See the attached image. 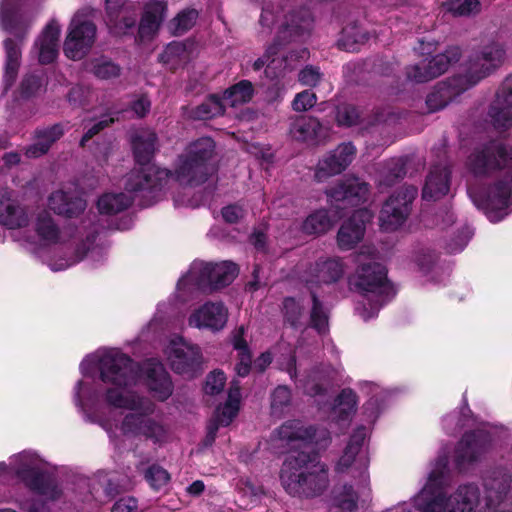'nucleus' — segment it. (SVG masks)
<instances>
[{
    "instance_id": "obj_35",
    "label": "nucleus",
    "mask_w": 512,
    "mask_h": 512,
    "mask_svg": "<svg viewBox=\"0 0 512 512\" xmlns=\"http://www.w3.org/2000/svg\"><path fill=\"white\" fill-rule=\"evenodd\" d=\"M156 134L150 130L138 131L132 137V147L136 162L140 165H147L155 152Z\"/></svg>"
},
{
    "instance_id": "obj_44",
    "label": "nucleus",
    "mask_w": 512,
    "mask_h": 512,
    "mask_svg": "<svg viewBox=\"0 0 512 512\" xmlns=\"http://www.w3.org/2000/svg\"><path fill=\"white\" fill-rule=\"evenodd\" d=\"M188 59L186 47L181 42H172L160 54L159 60L170 69H176Z\"/></svg>"
},
{
    "instance_id": "obj_62",
    "label": "nucleus",
    "mask_w": 512,
    "mask_h": 512,
    "mask_svg": "<svg viewBox=\"0 0 512 512\" xmlns=\"http://www.w3.org/2000/svg\"><path fill=\"white\" fill-rule=\"evenodd\" d=\"M472 235V229L468 226L464 227L457 235V239L447 244V251L449 253H457L462 251L464 247L467 245L468 241L471 239Z\"/></svg>"
},
{
    "instance_id": "obj_48",
    "label": "nucleus",
    "mask_w": 512,
    "mask_h": 512,
    "mask_svg": "<svg viewBox=\"0 0 512 512\" xmlns=\"http://www.w3.org/2000/svg\"><path fill=\"white\" fill-rule=\"evenodd\" d=\"M198 18V12L195 9H185L181 11L169 24L170 30L174 34L181 35L191 29Z\"/></svg>"
},
{
    "instance_id": "obj_58",
    "label": "nucleus",
    "mask_w": 512,
    "mask_h": 512,
    "mask_svg": "<svg viewBox=\"0 0 512 512\" xmlns=\"http://www.w3.org/2000/svg\"><path fill=\"white\" fill-rule=\"evenodd\" d=\"M226 377L221 371L211 372L206 379L205 392L206 394L214 395L222 391Z\"/></svg>"
},
{
    "instance_id": "obj_2",
    "label": "nucleus",
    "mask_w": 512,
    "mask_h": 512,
    "mask_svg": "<svg viewBox=\"0 0 512 512\" xmlns=\"http://www.w3.org/2000/svg\"><path fill=\"white\" fill-rule=\"evenodd\" d=\"M274 23L278 24L274 42L267 48L264 56L254 62V70H260L267 65L269 69L291 71L299 62L308 58L309 52L305 48L292 49L287 54H283L282 59L274 56L289 44L299 42L305 37L311 25L309 12L304 9L295 11L286 7L275 11L273 6L267 5L262 10L260 24L262 27L270 28Z\"/></svg>"
},
{
    "instance_id": "obj_8",
    "label": "nucleus",
    "mask_w": 512,
    "mask_h": 512,
    "mask_svg": "<svg viewBox=\"0 0 512 512\" xmlns=\"http://www.w3.org/2000/svg\"><path fill=\"white\" fill-rule=\"evenodd\" d=\"M215 149L210 137H203L191 143L185 153L179 156L174 172L175 180L190 186L198 185L206 179L208 172L207 161Z\"/></svg>"
},
{
    "instance_id": "obj_3",
    "label": "nucleus",
    "mask_w": 512,
    "mask_h": 512,
    "mask_svg": "<svg viewBox=\"0 0 512 512\" xmlns=\"http://www.w3.org/2000/svg\"><path fill=\"white\" fill-rule=\"evenodd\" d=\"M447 466V454H440L421 491L420 499L423 500V504L419 512H476L482 501L481 491L477 485H460L452 494L441 490L448 472Z\"/></svg>"
},
{
    "instance_id": "obj_25",
    "label": "nucleus",
    "mask_w": 512,
    "mask_h": 512,
    "mask_svg": "<svg viewBox=\"0 0 512 512\" xmlns=\"http://www.w3.org/2000/svg\"><path fill=\"white\" fill-rule=\"evenodd\" d=\"M512 194H469L477 209L481 210L491 222H498L510 213Z\"/></svg>"
},
{
    "instance_id": "obj_1",
    "label": "nucleus",
    "mask_w": 512,
    "mask_h": 512,
    "mask_svg": "<svg viewBox=\"0 0 512 512\" xmlns=\"http://www.w3.org/2000/svg\"><path fill=\"white\" fill-rule=\"evenodd\" d=\"M84 375L98 369L101 380L111 385L106 391V402L116 408L134 411L127 414L120 426L125 435H141L155 443L167 438L168 429L160 421L149 415L154 412V404L127 387L136 383L137 369L135 363L116 349L99 351L87 356L80 365Z\"/></svg>"
},
{
    "instance_id": "obj_10",
    "label": "nucleus",
    "mask_w": 512,
    "mask_h": 512,
    "mask_svg": "<svg viewBox=\"0 0 512 512\" xmlns=\"http://www.w3.org/2000/svg\"><path fill=\"white\" fill-rule=\"evenodd\" d=\"M361 194H331L329 210L320 209L310 214L302 225V230L308 235H322L333 225L346 216L351 207L358 205Z\"/></svg>"
},
{
    "instance_id": "obj_4",
    "label": "nucleus",
    "mask_w": 512,
    "mask_h": 512,
    "mask_svg": "<svg viewBox=\"0 0 512 512\" xmlns=\"http://www.w3.org/2000/svg\"><path fill=\"white\" fill-rule=\"evenodd\" d=\"M505 51L498 43L484 46L468 61L463 74L451 79L427 96L426 104L430 112L444 108L454 96L476 85L503 62Z\"/></svg>"
},
{
    "instance_id": "obj_56",
    "label": "nucleus",
    "mask_w": 512,
    "mask_h": 512,
    "mask_svg": "<svg viewBox=\"0 0 512 512\" xmlns=\"http://www.w3.org/2000/svg\"><path fill=\"white\" fill-rule=\"evenodd\" d=\"M438 256L437 254L431 250L430 248H419L415 252L414 260L420 270L424 272H428L432 266L435 264Z\"/></svg>"
},
{
    "instance_id": "obj_15",
    "label": "nucleus",
    "mask_w": 512,
    "mask_h": 512,
    "mask_svg": "<svg viewBox=\"0 0 512 512\" xmlns=\"http://www.w3.org/2000/svg\"><path fill=\"white\" fill-rule=\"evenodd\" d=\"M413 200V194H391L380 211L381 229L386 232L399 229L410 215Z\"/></svg>"
},
{
    "instance_id": "obj_31",
    "label": "nucleus",
    "mask_w": 512,
    "mask_h": 512,
    "mask_svg": "<svg viewBox=\"0 0 512 512\" xmlns=\"http://www.w3.org/2000/svg\"><path fill=\"white\" fill-rule=\"evenodd\" d=\"M341 263L336 259L319 260L307 271L306 282L313 284H330L336 282L342 275Z\"/></svg>"
},
{
    "instance_id": "obj_63",
    "label": "nucleus",
    "mask_w": 512,
    "mask_h": 512,
    "mask_svg": "<svg viewBox=\"0 0 512 512\" xmlns=\"http://www.w3.org/2000/svg\"><path fill=\"white\" fill-rule=\"evenodd\" d=\"M321 79L318 68L307 66L299 73V81L306 86H315Z\"/></svg>"
},
{
    "instance_id": "obj_60",
    "label": "nucleus",
    "mask_w": 512,
    "mask_h": 512,
    "mask_svg": "<svg viewBox=\"0 0 512 512\" xmlns=\"http://www.w3.org/2000/svg\"><path fill=\"white\" fill-rule=\"evenodd\" d=\"M316 100H317L316 95L313 92H311L309 90H305V91L298 93L295 96V98L292 102V107L297 112L306 111L309 108L314 106V104L316 103Z\"/></svg>"
},
{
    "instance_id": "obj_26",
    "label": "nucleus",
    "mask_w": 512,
    "mask_h": 512,
    "mask_svg": "<svg viewBox=\"0 0 512 512\" xmlns=\"http://www.w3.org/2000/svg\"><path fill=\"white\" fill-rule=\"evenodd\" d=\"M290 136L299 142L318 143L328 135V129L311 116H298L291 120Z\"/></svg>"
},
{
    "instance_id": "obj_54",
    "label": "nucleus",
    "mask_w": 512,
    "mask_h": 512,
    "mask_svg": "<svg viewBox=\"0 0 512 512\" xmlns=\"http://www.w3.org/2000/svg\"><path fill=\"white\" fill-rule=\"evenodd\" d=\"M239 406L226 402L223 407H219L212 422L218 423V426H228L236 417Z\"/></svg>"
},
{
    "instance_id": "obj_24",
    "label": "nucleus",
    "mask_w": 512,
    "mask_h": 512,
    "mask_svg": "<svg viewBox=\"0 0 512 512\" xmlns=\"http://www.w3.org/2000/svg\"><path fill=\"white\" fill-rule=\"evenodd\" d=\"M142 370L145 374L146 385L153 397L160 401L168 399L173 392V385L164 366L151 359L143 364Z\"/></svg>"
},
{
    "instance_id": "obj_61",
    "label": "nucleus",
    "mask_w": 512,
    "mask_h": 512,
    "mask_svg": "<svg viewBox=\"0 0 512 512\" xmlns=\"http://www.w3.org/2000/svg\"><path fill=\"white\" fill-rule=\"evenodd\" d=\"M283 311L285 319L292 325L296 326L302 315L301 307L293 298H286L283 301Z\"/></svg>"
},
{
    "instance_id": "obj_59",
    "label": "nucleus",
    "mask_w": 512,
    "mask_h": 512,
    "mask_svg": "<svg viewBox=\"0 0 512 512\" xmlns=\"http://www.w3.org/2000/svg\"><path fill=\"white\" fill-rule=\"evenodd\" d=\"M204 194H173V203L176 208H196L203 203Z\"/></svg>"
},
{
    "instance_id": "obj_28",
    "label": "nucleus",
    "mask_w": 512,
    "mask_h": 512,
    "mask_svg": "<svg viewBox=\"0 0 512 512\" xmlns=\"http://www.w3.org/2000/svg\"><path fill=\"white\" fill-rule=\"evenodd\" d=\"M14 194H0V224L10 229L28 224V214Z\"/></svg>"
},
{
    "instance_id": "obj_11",
    "label": "nucleus",
    "mask_w": 512,
    "mask_h": 512,
    "mask_svg": "<svg viewBox=\"0 0 512 512\" xmlns=\"http://www.w3.org/2000/svg\"><path fill=\"white\" fill-rule=\"evenodd\" d=\"M367 437V428L358 427L351 435L350 440L345 447L343 455L336 464L335 470L338 473H350L353 477L359 479V483L365 486L368 483V457L363 449L364 441Z\"/></svg>"
},
{
    "instance_id": "obj_42",
    "label": "nucleus",
    "mask_w": 512,
    "mask_h": 512,
    "mask_svg": "<svg viewBox=\"0 0 512 512\" xmlns=\"http://www.w3.org/2000/svg\"><path fill=\"white\" fill-rule=\"evenodd\" d=\"M4 46L6 51L4 82L6 88H8L16 79L20 65L21 51L11 39H7L4 42Z\"/></svg>"
},
{
    "instance_id": "obj_49",
    "label": "nucleus",
    "mask_w": 512,
    "mask_h": 512,
    "mask_svg": "<svg viewBox=\"0 0 512 512\" xmlns=\"http://www.w3.org/2000/svg\"><path fill=\"white\" fill-rule=\"evenodd\" d=\"M291 391L287 386L279 385L271 394V412L273 415L281 416L284 410L291 403Z\"/></svg>"
},
{
    "instance_id": "obj_38",
    "label": "nucleus",
    "mask_w": 512,
    "mask_h": 512,
    "mask_svg": "<svg viewBox=\"0 0 512 512\" xmlns=\"http://www.w3.org/2000/svg\"><path fill=\"white\" fill-rule=\"evenodd\" d=\"M35 231L40 240L45 244L57 243L60 238V229L47 211L37 215Z\"/></svg>"
},
{
    "instance_id": "obj_64",
    "label": "nucleus",
    "mask_w": 512,
    "mask_h": 512,
    "mask_svg": "<svg viewBox=\"0 0 512 512\" xmlns=\"http://www.w3.org/2000/svg\"><path fill=\"white\" fill-rule=\"evenodd\" d=\"M42 81L36 75H27L21 82V93L23 96H30L34 94L40 87Z\"/></svg>"
},
{
    "instance_id": "obj_29",
    "label": "nucleus",
    "mask_w": 512,
    "mask_h": 512,
    "mask_svg": "<svg viewBox=\"0 0 512 512\" xmlns=\"http://www.w3.org/2000/svg\"><path fill=\"white\" fill-rule=\"evenodd\" d=\"M166 10L167 4L163 0H149L146 2L139 25V35L142 39L150 38L158 31Z\"/></svg>"
},
{
    "instance_id": "obj_18",
    "label": "nucleus",
    "mask_w": 512,
    "mask_h": 512,
    "mask_svg": "<svg viewBox=\"0 0 512 512\" xmlns=\"http://www.w3.org/2000/svg\"><path fill=\"white\" fill-rule=\"evenodd\" d=\"M356 149L351 143H342L327 153L317 164L315 179L324 182L332 176L340 174L353 161Z\"/></svg>"
},
{
    "instance_id": "obj_19",
    "label": "nucleus",
    "mask_w": 512,
    "mask_h": 512,
    "mask_svg": "<svg viewBox=\"0 0 512 512\" xmlns=\"http://www.w3.org/2000/svg\"><path fill=\"white\" fill-rule=\"evenodd\" d=\"M227 320L228 309L225 305L218 301H208L190 314L188 324L194 328L218 332L226 326Z\"/></svg>"
},
{
    "instance_id": "obj_23",
    "label": "nucleus",
    "mask_w": 512,
    "mask_h": 512,
    "mask_svg": "<svg viewBox=\"0 0 512 512\" xmlns=\"http://www.w3.org/2000/svg\"><path fill=\"white\" fill-rule=\"evenodd\" d=\"M489 447L488 435L482 431L466 433L458 443L455 461L462 469L466 464L476 461Z\"/></svg>"
},
{
    "instance_id": "obj_5",
    "label": "nucleus",
    "mask_w": 512,
    "mask_h": 512,
    "mask_svg": "<svg viewBox=\"0 0 512 512\" xmlns=\"http://www.w3.org/2000/svg\"><path fill=\"white\" fill-rule=\"evenodd\" d=\"M280 481L285 491L296 497H316L328 487L327 466L317 454L293 452L283 462Z\"/></svg>"
},
{
    "instance_id": "obj_36",
    "label": "nucleus",
    "mask_w": 512,
    "mask_h": 512,
    "mask_svg": "<svg viewBox=\"0 0 512 512\" xmlns=\"http://www.w3.org/2000/svg\"><path fill=\"white\" fill-rule=\"evenodd\" d=\"M154 173L157 176V179H162L163 176H168L169 172L167 170L156 169L154 167L143 168L140 171L133 172L129 178L128 182L135 180V184H130L129 187H126L127 192H142L147 189H155L156 184L151 177V174Z\"/></svg>"
},
{
    "instance_id": "obj_14",
    "label": "nucleus",
    "mask_w": 512,
    "mask_h": 512,
    "mask_svg": "<svg viewBox=\"0 0 512 512\" xmlns=\"http://www.w3.org/2000/svg\"><path fill=\"white\" fill-rule=\"evenodd\" d=\"M166 353L171 368L176 373L194 377L202 360L198 346L188 344L181 337H177L170 341Z\"/></svg>"
},
{
    "instance_id": "obj_33",
    "label": "nucleus",
    "mask_w": 512,
    "mask_h": 512,
    "mask_svg": "<svg viewBox=\"0 0 512 512\" xmlns=\"http://www.w3.org/2000/svg\"><path fill=\"white\" fill-rule=\"evenodd\" d=\"M48 205L55 213L72 218L85 210L86 200L80 194H50Z\"/></svg>"
},
{
    "instance_id": "obj_55",
    "label": "nucleus",
    "mask_w": 512,
    "mask_h": 512,
    "mask_svg": "<svg viewBox=\"0 0 512 512\" xmlns=\"http://www.w3.org/2000/svg\"><path fill=\"white\" fill-rule=\"evenodd\" d=\"M335 498L343 510L351 512L357 507V494L352 486L344 485L342 492L337 493Z\"/></svg>"
},
{
    "instance_id": "obj_47",
    "label": "nucleus",
    "mask_w": 512,
    "mask_h": 512,
    "mask_svg": "<svg viewBox=\"0 0 512 512\" xmlns=\"http://www.w3.org/2000/svg\"><path fill=\"white\" fill-rule=\"evenodd\" d=\"M90 71L97 78L108 80L118 77L121 73V68L109 59L102 57L92 62Z\"/></svg>"
},
{
    "instance_id": "obj_53",
    "label": "nucleus",
    "mask_w": 512,
    "mask_h": 512,
    "mask_svg": "<svg viewBox=\"0 0 512 512\" xmlns=\"http://www.w3.org/2000/svg\"><path fill=\"white\" fill-rule=\"evenodd\" d=\"M359 118V111L352 105L345 104L337 108L336 120L340 126H353L358 123Z\"/></svg>"
},
{
    "instance_id": "obj_37",
    "label": "nucleus",
    "mask_w": 512,
    "mask_h": 512,
    "mask_svg": "<svg viewBox=\"0 0 512 512\" xmlns=\"http://www.w3.org/2000/svg\"><path fill=\"white\" fill-rule=\"evenodd\" d=\"M136 198L132 194H101L97 207L101 214L113 215L127 209Z\"/></svg>"
},
{
    "instance_id": "obj_27",
    "label": "nucleus",
    "mask_w": 512,
    "mask_h": 512,
    "mask_svg": "<svg viewBox=\"0 0 512 512\" xmlns=\"http://www.w3.org/2000/svg\"><path fill=\"white\" fill-rule=\"evenodd\" d=\"M60 25L52 20L47 24L41 35L35 42L34 52L42 64L52 63L59 51Z\"/></svg>"
},
{
    "instance_id": "obj_13",
    "label": "nucleus",
    "mask_w": 512,
    "mask_h": 512,
    "mask_svg": "<svg viewBox=\"0 0 512 512\" xmlns=\"http://www.w3.org/2000/svg\"><path fill=\"white\" fill-rule=\"evenodd\" d=\"M468 165L476 175L512 166V146L493 141L470 155Z\"/></svg>"
},
{
    "instance_id": "obj_57",
    "label": "nucleus",
    "mask_w": 512,
    "mask_h": 512,
    "mask_svg": "<svg viewBox=\"0 0 512 512\" xmlns=\"http://www.w3.org/2000/svg\"><path fill=\"white\" fill-rule=\"evenodd\" d=\"M449 10L457 16H469L480 11V3L478 0H458L451 4Z\"/></svg>"
},
{
    "instance_id": "obj_7",
    "label": "nucleus",
    "mask_w": 512,
    "mask_h": 512,
    "mask_svg": "<svg viewBox=\"0 0 512 512\" xmlns=\"http://www.w3.org/2000/svg\"><path fill=\"white\" fill-rule=\"evenodd\" d=\"M16 477L30 489L50 500L60 496V490L43 471L41 460L31 452H22L11 458L9 466L0 462V481L8 482Z\"/></svg>"
},
{
    "instance_id": "obj_50",
    "label": "nucleus",
    "mask_w": 512,
    "mask_h": 512,
    "mask_svg": "<svg viewBox=\"0 0 512 512\" xmlns=\"http://www.w3.org/2000/svg\"><path fill=\"white\" fill-rule=\"evenodd\" d=\"M311 324L320 333L325 332L328 325V315L316 294L312 291Z\"/></svg>"
},
{
    "instance_id": "obj_30",
    "label": "nucleus",
    "mask_w": 512,
    "mask_h": 512,
    "mask_svg": "<svg viewBox=\"0 0 512 512\" xmlns=\"http://www.w3.org/2000/svg\"><path fill=\"white\" fill-rule=\"evenodd\" d=\"M511 475L505 469L491 472L485 479L487 496L485 507L491 508L499 504L508 494L511 486Z\"/></svg>"
},
{
    "instance_id": "obj_20",
    "label": "nucleus",
    "mask_w": 512,
    "mask_h": 512,
    "mask_svg": "<svg viewBox=\"0 0 512 512\" xmlns=\"http://www.w3.org/2000/svg\"><path fill=\"white\" fill-rule=\"evenodd\" d=\"M488 115L495 129L507 130L512 127V76L507 77L498 88Z\"/></svg>"
},
{
    "instance_id": "obj_32",
    "label": "nucleus",
    "mask_w": 512,
    "mask_h": 512,
    "mask_svg": "<svg viewBox=\"0 0 512 512\" xmlns=\"http://www.w3.org/2000/svg\"><path fill=\"white\" fill-rule=\"evenodd\" d=\"M48 205L55 213L72 218L85 210L86 200L80 194H50Z\"/></svg>"
},
{
    "instance_id": "obj_52",
    "label": "nucleus",
    "mask_w": 512,
    "mask_h": 512,
    "mask_svg": "<svg viewBox=\"0 0 512 512\" xmlns=\"http://www.w3.org/2000/svg\"><path fill=\"white\" fill-rule=\"evenodd\" d=\"M145 479L153 489L158 490L168 483L170 477L165 469L158 465H152L146 471Z\"/></svg>"
},
{
    "instance_id": "obj_16",
    "label": "nucleus",
    "mask_w": 512,
    "mask_h": 512,
    "mask_svg": "<svg viewBox=\"0 0 512 512\" xmlns=\"http://www.w3.org/2000/svg\"><path fill=\"white\" fill-rule=\"evenodd\" d=\"M106 25L114 35H124L137 21L136 5L130 0H105Z\"/></svg>"
},
{
    "instance_id": "obj_43",
    "label": "nucleus",
    "mask_w": 512,
    "mask_h": 512,
    "mask_svg": "<svg viewBox=\"0 0 512 512\" xmlns=\"http://www.w3.org/2000/svg\"><path fill=\"white\" fill-rule=\"evenodd\" d=\"M450 172L446 166H435L429 173L422 192H448Z\"/></svg>"
},
{
    "instance_id": "obj_40",
    "label": "nucleus",
    "mask_w": 512,
    "mask_h": 512,
    "mask_svg": "<svg viewBox=\"0 0 512 512\" xmlns=\"http://www.w3.org/2000/svg\"><path fill=\"white\" fill-rule=\"evenodd\" d=\"M253 92L252 83L248 80H242L227 89L222 99L225 106L236 107L249 102L252 99Z\"/></svg>"
},
{
    "instance_id": "obj_34",
    "label": "nucleus",
    "mask_w": 512,
    "mask_h": 512,
    "mask_svg": "<svg viewBox=\"0 0 512 512\" xmlns=\"http://www.w3.org/2000/svg\"><path fill=\"white\" fill-rule=\"evenodd\" d=\"M63 135V129L60 125L37 130L36 141L28 146L25 150V155L28 158H38L46 154L51 145Z\"/></svg>"
},
{
    "instance_id": "obj_45",
    "label": "nucleus",
    "mask_w": 512,
    "mask_h": 512,
    "mask_svg": "<svg viewBox=\"0 0 512 512\" xmlns=\"http://www.w3.org/2000/svg\"><path fill=\"white\" fill-rule=\"evenodd\" d=\"M224 102L216 95L208 97L203 103L196 107L193 116L199 120H207L224 113Z\"/></svg>"
},
{
    "instance_id": "obj_22",
    "label": "nucleus",
    "mask_w": 512,
    "mask_h": 512,
    "mask_svg": "<svg viewBox=\"0 0 512 512\" xmlns=\"http://www.w3.org/2000/svg\"><path fill=\"white\" fill-rule=\"evenodd\" d=\"M273 436L280 442V447L292 450L310 443L315 437V430L312 426H305L300 421L292 420L282 424Z\"/></svg>"
},
{
    "instance_id": "obj_41",
    "label": "nucleus",
    "mask_w": 512,
    "mask_h": 512,
    "mask_svg": "<svg viewBox=\"0 0 512 512\" xmlns=\"http://www.w3.org/2000/svg\"><path fill=\"white\" fill-rule=\"evenodd\" d=\"M370 38L368 32L363 31L356 24L346 26L342 30V34L340 39L338 40V45L340 48L354 52L358 50L359 45L366 43Z\"/></svg>"
},
{
    "instance_id": "obj_6",
    "label": "nucleus",
    "mask_w": 512,
    "mask_h": 512,
    "mask_svg": "<svg viewBox=\"0 0 512 512\" xmlns=\"http://www.w3.org/2000/svg\"><path fill=\"white\" fill-rule=\"evenodd\" d=\"M386 268L373 261L362 263L354 276V285L363 293L362 308H357L364 320L374 317L384 303L395 294L386 277Z\"/></svg>"
},
{
    "instance_id": "obj_21",
    "label": "nucleus",
    "mask_w": 512,
    "mask_h": 512,
    "mask_svg": "<svg viewBox=\"0 0 512 512\" xmlns=\"http://www.w3.org/2000/svg\"><path fill=\"white\" fill-rule=\"evenodd\" d=\"M372 218L367 208H358L352 211L350 218L345 221L337 234V242L342 250H350L364 237L365 224Z\"/></svg>"
},
{
    "instance_id": "obj_12",
    "label": "nucleus",
    "mask_w": 512,
    "mask_h": 512,
    "mask_svg": "<svg viewBox=\"0 0 512 512\" xmlns=\"http://www.w3.org/2000/svg\"><path fill=\"white\" fill-rule=\"evenodd\" d=\"M96 38V26L84 14L72 18L64 42V53L72 60L82 59L92 48Z\"/></svg>"
},
{
    "instance_id": "obj_9",
    "label": "nucleus",
    "mask_w": 512,
    "mask_h": 512,
    "mask_svg": "<svg viewBox=\"0 0 512 512\" xmlns=\"http://www.w3.org/2000/svg\"><path fill=\"white\" fill-rule=\"evenodd\" d=\"M238 274L237 265L231 261L221 263L194 262L177 284L179 290L193 285L203 292H213L232 283Z\"/></svg>"
},
{
    "instance_id": "obj_46",
    "label": "nucleus",
    "mask_w": 512,
    "mask_h": 512,
    "mask_svg": "<svg viewBox=\"0 0 512 512\" xmlns=\"http://www.w3.org/2000/svg\"><path fill=\"white\" fill-rule=\"evenodd\" d=\"M328 369L316 368L311 371L303 381V388L310 396H316L323 392L327 381Z\"/></svg>"
},
{
    "instance_id": "obj_39",
    "label": "nucleus",
    "mask_w": 512,
    "mask_h": 512,
    "mask_svg": "<svg viewBox=\"0 0 512 512\" xmlns=\"http://www.w3.org/2000/svg\"><path fill=\"white\" fill-rule=\"evenodd\" d=\"M357 397L351 389H343L335 399L332 417L337 421H345L355 412Z\"/></svg>"
},
{
    "instance_id": "obj_17",
    "label": "nucleus",
    "mask_w": 512,
    "mask_h": 512,
    "mask_svg": "<svg viewBox=\"0 0 512 512\" xmlns=\"http://www.w3.org/2000/svg\"><path fill=\"white\" fill-rule=\"evenodd\" d=\"M460 55L458 47H450L445 53L434 56L427 63L424 61L408 67L407 77L418 83L430 81L445 73L452 63L459 60Z\"/></svg>"
},
{
    "instance_id": "obj_51",
    "label": "nucleus",
    "mask_w": 512,
    "mask_h": 512,
    "mask_svg": "<svg viewBox=\"0 0 512 512\" xmlns=\"http://www.w3.org/2000/svg\"><path fill=\"white\" fill-rule=\"evenodd\" d=\"M384 179L379 181L380 186L390 187L398 179L404 175V166L401 160L391 161L387 167L382 171Z\"/></svg>"
}]
</instances>
